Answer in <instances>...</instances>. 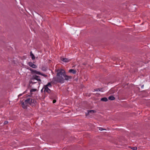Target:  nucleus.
Segmentation results:
<instances>
[{
  "mask_svg": "<svg viewBox=\"0 0 150 150\" xmlns=\"http://www.w3.org/2000/svg\"><path fill=\"white\" fill-rule=\"evenodd\" d=\"M131 148L134 150H136L137 149V147H131Z\"/></svg>",
  "mask_w": 150,
  "mask_h": 150,
  "instance_id": "f3484780",
  "label": "nucleus"
},
{
  "mask_svg": "<svg viewBox=\"0 0 150 150\" xmlns=\"http://www.w3.org/2000/svg\"><path fill=\"white\" fill-rule=\"evenodd\" d=\"M69 72L75 74H76V70L73 69H70L69 70Z\"/></svg>",
  "mask_w": 150,
  "mask_h": 150,
  "instance_id": "1a4fd4ad",
  "label": "nucleus"
},
{
  "mask_svg": "<svg viewBox=\"0 0 150 150\" xmlns=\"http://www.w3.org/2000/svg\"><path fill=\"white\" fill-rule=\"evenodd\" d=\"M36 91V89H32L30 90V92H34Z\"/></svg>",
  "mask_w": 150,
  "mask_h": 150,
  "instance_id": "2eb2a0df",
  "label": "nucleus"
},
{
  "mask_svg": "<svg viewBox=\"0 0 150 150\" xmlns=\"http://www.w3.org/2000/svg\"><path fill=\"white\" fill-rule=\"evenodd\" d=\"M108 99L110 100H114L115 99V98L112 96H111L108 97Z\"/></svg>",
  "mask_w": 150,
  "mask_h": 150,
  "instance_id": "9d476101",
  "label": "nucleus"
},
{
  "mask_svg": "<svg viewBox=\"0 0 150 150\" xmlns=\"http://www.w3.org/2000/svg\"><path fill=\"white\" fill-rule=\"evenodd\" d=\"M34 80H31V81H29V83L30 84V83H32V84H34V83H36V82H35V81H34Z\"/></svg>",
  "mask_w": 150,
  "mask_h": 150,
  "instance_id": "4468645a",
  "label": "nucleus"
},
{
  "mask_svg": "<svg viewBox=\"0 0 150 150\" xmlns=\"http://www.w3.org/2000/svg\"><path fill=\"white\" fill-rule=\"evenodd\" d=\"M42 70L44 71H45L47 70V69L44 67H42Z\"/></svg>",
  "mask_w": 150,
  "mask_h": 150,
  "instance_id": "dca6fc26",
  "label": "nucleus"
},
{
  "mask_svg": "<svg viewBox=\"0 0 150 150\" xmlns=\"http://www.w3.org/2000/svg\"><path fill=\"white\" fill-rule=\"evenodd\" d=\"M30 70L31 71V72L33 74H37L41 75L45 77H47V75L42 74L40 71H37L36 70H33L32 69H30Z\"/></svg>",
  "mask_w": 150,
  "mask_h": 150,
  "instance_id": "20e7f679",
  "label": "nucleus"
},
{
  "mask_svg": "<svg viewBox=\"0 0 150 150\" xmlns=\"http://www.w3.org/2000/svg\"><path fill=\"white\" fill-rule=\"evenodd\" d=\"M22 94H20L18 96V97H20L22 95Z\"/></svg>",
  "mask_w": 150,
  "mask_h": 150,
  "instance_id": "5701e85b",
  "label": "nucleus"
},
{
  "mask_svg": "<svg viewBox=\"0 0 150 150\" xmlns=\"http://www.w3.org/2000/svg\"><path fill=\"white\" fill-rule=\"evenodd\" d=\"M56 102V100H53V103H55Z\"/></svg>",
  "mask_w": 150,
  "mask_h": 150,
  "instance_id": "4be33fe9",
  "label": "nucleus"
},
{
  "mask_svg": "<svg viewBox=\"0 0 150 150\" xmlns=\"http://www.w3.org/2000/svg\"><path fill=\"white\" fill-rule=\"evenodd\" d=\"M99 130L100 131H102L103 130H105V129L101 128V127H99Z\"/></svg>",
  "mask_w": 150,
  "mask_h": 150,
  "instance_id": "aec40b11",
  "label": "nucleus"
},
{
  "mask_svg": "<svg viewBox=\"0 0 150 150\" xmlns=\"http://www.w3.org/2000/svg\"><path fill=\"white\" fill-rule=\"evenodd\" d=\"M88 112L86 113V116L88 115H89L90 112H89V110H88Z\"/></svg>",
  "mask_w": 150,
  "mask_h": 150,
  "instance_id": "6ab92c4d",
  "label": "nucleus"
},
{
  "mask_svg": "<svg viewBox=\"0 0 150 150\" xmlns=\"http://www.w3.org/2000/svg\"><path fill=\"white\" fill-rule=\"evenodd\" d=\"M21 103L22 107L23 108L25 109H27L28 106L27 105L28 104V103H26L24 101V102H23Z\"/></svg>",
  "mask_w": 150,
  "mask_h": 150,
  "instance_id": "6e6552de",
  "label": "nucleus"
},
{
  "mask_svg": "<svg viewBox=\"0 0 150 150\" xmlns=\"http://www.w3.org/2000/svg\"><path fill=\"white\" fill-rule=\"evenodd\" d=\"M44 88H42L41 90V92H42V91H43V89Z\"/></svg>",
  "mask_w": 150,
  "mask_h": 150,
  "instance_id": "b1692460",
  "label": "nucleus"
},
{
  "mask_svg": "<svg viewBox=\"0 0 150 150\" xmlns=\"http://www.w3.org/2000/svg\"><path fill=\"white\" fill-rule=\"evenodd\" d=\"M102 88H99L98 89H94L95 91H98V90L100 91Z\"/></svg>",
  "mask_w": 150,
  "mask_h": 150,
  "instance_id": "a211bd4d",
  "label": "nucleus"
},
{
  "mask_svg": "<svg viewBox=\"0 0 150 150\" xmlns=\"http://www.w3.org/2000/svg\"><path fill=\"white\" fill-rule=\"evenodd\" d=\"M28 65L30 67L33 68H36L37 67V66L31 62H29L28 63Z\"/></svg>",
  "mask_w": 150,
  "mask_h": 150,
  "instance_id": "0eeeda50",
  "label": "nucleus"
},
{
  "mask_svg": "<svg viewBox=\"0 0 150 150\" xmlns=\"http://www.w3.org/2000/svg\"><path fill=\"white\" fill-rule=\"evenodd\" d=\"M26 103H28V104L34 106L35 105V101L34 99L29 98L25 100Z\"/></svg>",
  "mask_w": 150,
  "mask_h": 150,
  "instance_id": "7ed1b4c3",
  "label": "nucleus"
},
{
  "mask_svg": "<svg viewBox=\"0 0 150 150\" xmlns=\"http://www.w3.org/2000/svg\"><path fill=\"white\" fill-rule=\"evenodd\" d=\"M61 60L62 61L64 62H68L70 61L71 60L66 58H64L62 57H61L60 58Z\"/></svg>",
  "mask_w": 150,
  "mask_h": 150,
  "instance_id": "423d86ee",
  "label": "nucleus"
},
{
  "mask_svg": "<svg viewBox=\"0 0 150 150\" xmlns=\"http://www.w3.org/2000/svg\"><path fill=\"white\" fill-rule=\"evenodd\" d=\"M52 85L51 83V82H49L46 85H44L43 88H44V92H47L49 94H50L51 95L53 94V92L52 91L50 90L49 88L52 87Z\"/></svg>",
  "mask_w": 150,
  "mask_h": 150,
  "instance_id": "f03ea898",
  "label": "nucleus"
},
{
  "mask_svg": "<svg viewBox=\"0 0 150 150\" xmlns=\"http://www.w3.org/2000/svg\"><path fill=\"white\" fill-rule=\"evenodd\" d=\"M36 80L37 81L41 82V80L40 79V77L39 76L35 75V76H33L32 78L31 79V80Z\"/></svg>",
  "mask_w": 150,
  "mask_h": 150,
  "instance_id": "39448f33",
  "label": "nucleus"
},
{
  "mask_svg": "<svg viewBox=\"0 0 150 150\" xmlns=\"http://www.w3.org/2000/svg\"><path fill=\"white\" fill-rule=\"evenodd\" d=\"M108 100V98L106 97H104L103 98H102L101 99V100L103 101H105L106 102Z\"/></svg>",
  "mask_w": 150,
  "mask_h": 150,
  "instance_id": "9b49d317",
  "label": "nucleus"
},
{
  "mask_svg": "<svg viewBox=\"0 0 150 150\" xmlns=\"http://www.w3.org/2000/svg\"><path fill=\"white\" fill-rule=\"evenodd\" d=\"M56 71L57 72V77H54L53 78L55 81L62 83L64 82L65 80H68L72 78L71 76L66 75L64 70L63 69H57Z\"/></svg>",
  "mask_w": 150,
  "mask_h": 150,
  "instance_id": "f257e3e1",
  "label": "nucleus"
},
{
  "mask_svg": "<svg viewBox=\"0 0 150 150\" xmlns=\"http://www.w3.org/2000/svg\"><path fill=\"white\" fill-rule=\"evenodd\" d=\"M89 112H90V113H95L96 112V111L95 110H89Z\"/></svg>",
  "mask_w": 150,
  "mask_h": 150,
  "instance_id": "ddd939ff",
  "label": "nucleus"
},
{
  "mask_svg": "<svg viewBox=\"0 0 150 150\" xmlns=\"http://www.w3.org/2000/svg\"><path fill=\"white\" fill-rule=\"evenodd\" d=\"M30 56L32 58L33 60L35 59V57L34 55L32 53V52H30Z\"/></svg>",
  "mask_w": 150,
  "mask_h": 150,
  "instance_id": "f8f14e48",
  "label": "nucleus"
},
{
  "mask_svg": "<svg viewBox=\"0 0 150 150\" xmlns=\"http://www.w3.org/2000/svg\"><path fill=\"white\" fill-rule=\"evenodd\" d=\"M8 123V122L7 121H5L4 122V125H6Z\"/></svg>",
  "mask_w": 150,
  "mask_h": 150,
  "instance_id": "412c9836",
  "label": "nucleus"
},
{
  "mask_svg": "<svg viewBox=\"0 0 150 150\" xmlns=\"http://www.w3.org/2000/svg\"><path fill=\"white\" fill-rule=\"evenodd\" d=\"M31 95H28V96H31Z\"/></svg>",
  "mask_w": 150,
  "mask_h": 150,
  "instance_id": "393cba45",
  "label": "nucleus"
}]
</instances>
